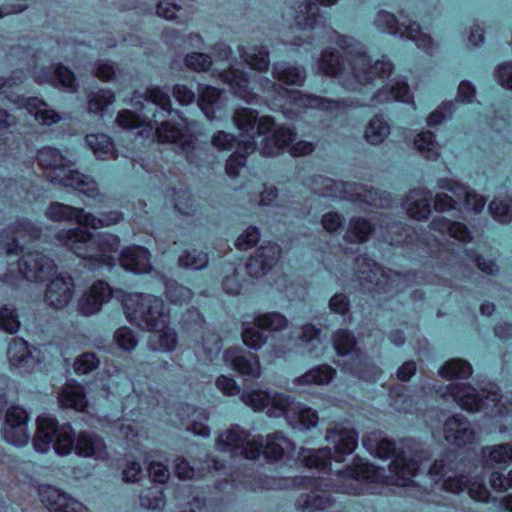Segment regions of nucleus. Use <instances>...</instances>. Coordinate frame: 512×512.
<instances>
[{"label":"nucleus","mask_w":512,"mask_h":512,"mask_svg":"<svg viewBox=\"0 0 512 512\" xmlns=\"http://www.w3.org/2000/svg\"><path fill=\"white\" fill-rule=\"evenodd\" d=\"M395 451V443L388 439L380 440L376 446V454L379 458L394 457L388 468L389 475L385 474L383 467H376L362 461L344 471H338V487L341 492L354 495L374 494L376 484L403 487L415 484L414 478L419 476L422 468L427 467L424 462L428 461L429 457L423 451L409 455L406 452L395 455Z\"/></svg>","instance_id":"nucleus-1"},{"label":"nucleus","mask_w":512,"mask_h":512,"mask_svg":"<svg viewBox=\"0 0 512 512\" xmlns=\"http://www.w3.org/2000/svg\"><path fill=\"white\" fill-rule=\"evenodd\" d=\"M221 76L223 81L231 87L234 94L244 99H248L250 95L248 90L250 81L247 73L238 68L232 67L229 70L224 71Z\"/></svg>","instance_id":"nucleus-40"},{"label":"nucleus","mask_w":512,"mask_h":512,"mask_svg":"<svg viewBox=\"0 0 512 512\" xmlns=\"http://www.w3.org/2000/svg\"><path fill=\"white\" fill-rule=\"evenodd\" d=\"M89 149L98 159L115 157V149L112 139L104 133H90L85 137Z\"/></svg>","instance_id":"nucleus-38"},{"label":"nucleus","mask_w":512,"mask_h":512,"mask_svg":"<svg viewBox=\"0 0 512 512\" xmlns=\"http://www.w3.org/2000/svg\"><path fill=\"white\" fill-rule=\"evenodd\" d=\"M124 310L127 319L142 329L157 330L164 327L169 320L163 300L151 294L136 293L127 296Z\"/></svg>","instance_id":"nucleus-7"},{"label":"nucleus","mask_w":512,"mask_h":512,"mask_svg":"<svg viewBox=\"0 0 512 512\" xmlns=\"http://www.w3.org/2000/svg\"><path fill=\"white\" fill-rule=\"evenodd\" d=\"M86 211L82 208H75L63 203L53 202L46 209L45 216L56 222L75 220L79 225L83 226L81 222L85 219Z\"/></svg>","instance_id":"nucleus-36"},{"label":"nucleus","mask_w":512,"mask_h":512,"mask_svg":"<svg viewBox=\"0 0 512 512\" xmlns=\"http://www.w3.org/2000/svg\"><path fill=\"white\" fill-rule=\"evenodd\" d=\"M58 402L62 407L84 411L87 407V399L84 388L77 383H67L58 396Z\"/></svg>","instance_id":"nucleus-32"},{"label":"nucleus","mask_w":512,"mask_h":512,"mask_svg":"<svg viewBox=\"0 0 512 512\" xmlns=\"http://www.w3.org/2000/svg\"><path fill=\"white\" fill-rule=\"evenodd\" d=\"M444 436L448 443L461 447L474 441L475 432L469 421L461 415H456L446 420Z\"/></svg>","instance_id":"nucleus-23"},{"label":"nucleus","mask_w":512,"mask_h":512,"mask_svg":"<svg viewBox=\"0 0 512 512\" xmlns=\"http://www.w3.org/2000/svg\"><path fill=\"white\" fill-rule=\"evenodd\" d=\"M255 150V142L252 140H238L237 149L227 160L226 172L230 177L239 175L240 169L245 164V155Z\"/></svg>","instance_id":"nucleus-39"},{"label":"nucleus","mask_w":512,"mask_h":512,"mask_svg":"<svg viewBox=\"0 0 512 512\" xmlns=\"http://www.w3.org/2000/svg\"><path fill=\"white\" fill-rule=\"evenodd\" d=\"M320 0H304L298 7L297 23L302 28H313L318 23Z\"/></svg>","instance_id":"nucleus-45"},{"label":"nucleus","mask_w":512,"mask_h":512,"mask_svg":"<svg viewBox=\"0 0 512 512\" xmlns=\"http://www.w3.org/2000/svg\"><path fill=\"white\" fill-rule=\"evenodd\" d=\"M241 400L254 411L267 409V414L271 417H280L283 413H287V407L289 405L288 396L280 393L271 395L263 390L243 393ZM288 415L291 417L290 410H288Z\"/></svg>","instance_id":"nucleus-12"},{"label":"nucleus","mask_w":512,"mask_h":512,"mask_svg":"<svg viewBox=\"0 0 512 512\" xmlns=\"http://www.w3.org/2000/svg\"><path fill=\"white\" fill-rule=\"evenodd\" d=\"M54 86H60L68 92H76L78 84L74 73L67 67L58 65L54 68Z\"/></svg>","instance_id":"nucleus-53"},{"label":"nucleus","mask_w":512,"mask_h":512,"mask_svg":"<svg viewBox=\"0 0 512 512\" xmlns=\"http://www.w3.org/2000/svg\"><path fill=\"white\" fill-rule=\"evenodd\" d=\"M111 297L112 289L109 284L97 280L82 291L76 302V311L82 316L90 317L99 313L102 306L109 302Z\"/></svg>","instance_id":"nucleus-13"},{"label":"nucleus","mask_w":512,"mask_h":512,"mask_svg":"<svg viewBox=\"0 0 512 512\" xmlns=\"http://www.w3.org/2000/svg\"><path fill=\"white\" fill-rule=\"evenodd\" d=\"M36 422L37 430L32 441L36 451L47 452L53 440V448L58 455L65 456L75 451L76 438L69 425L58 426L57 421L48 415L38 416Z\"/></svg>","instance_id":"nucleus-9"},{"label":"nucleus","mask_w":512,"mask_h":512,"mask_svg":"<svg viewBox=\"0 0 512 512\" xmlns=\"http://www.w3.org/2000/svg\"><path fill=\"white\" fill-rule=\"evenodd\" d=\"M287 410L291 411V417H289L288 412L283 413L282 416H284L292 426L309 429L310 427H315L317 425V412L295 403L290 397Z\"/></svg>","instance_id":"nucleus-31"},{"label":"nucleus","mask_w":512,"mask_h":512,"mask_svg":"<svg viewBox=\"0 0 512 512\" xmlns=\"http://www.w3.org/2000/svg\"><path fill=\"white\" fill-rule=\"evenodd\" d=\"M191 2L192 0H161L156 7V13L167 20H173L178 13L185 11Z\"/></svg>","instance_id":"nucleus-47"},{"label":"nucleus","mask_w":512,"mask_h":512,"mask_svg":"<svg viewBox=\"0 0 512 512\" xmlns=\"http://www.w3.org/2000/svg\"><path fill=\"white\" fill-rule=\"evenodd\" d=\"M431 226L434 230L448 234L452 238L460 241H466L470 237V233L464 224L451 221L443 216L434 218Z\"/></svg>","instance_id":"nucleus-41"},{"label":"nucleus","mask_w":512,"mask_h":512,"mask_svg":"<svg viewBox=\"0 0 512 512\" xmlns=\"http://www.w3.org/2000/svg\"><path fill=\"white\" fill-rule=\"evenodd\" d=\"M100 360L93 352H85L79 355L73 364L74 372L78 375L88 374L98 368Z\"/></svg>","instance_id":"nucleus-56"},{"label":"nucleus","mask_w":512,"mask_h":512,"mask_svg":"<svg viewBox=\"0 0 512 512\" xmlns=\"http://www.w3.org/2000/svg\"><path fill=\"white\" fill-rule=\"evenodd\" d=\"M156 134L161 142L178 144L185 153L190 162H194L192 152L195 149L192 136L187 130L174 125L170 121L163 122L160 127H156Z\"/></svg>","instance_id":"nucleus-20"},{"label":"nucleus","mask_w":512,"mask_h":512,"mask_svg":"<svg viewBox=\"0 0 512 512\" xmlns=\"http://www.w3.org/2000/svg\"><path fill=\"white\" fill-rule=\"evenodd\" d=\"M451 471V468H447L443 460H436L433 465L429 467L428 473L424 478H427L431 486H433L432 483L438 485L439 481L446 477L440 487L442 490L453 494H460L467 489L468 494L475 501L485 503L492 501L491 494L483 484L482 479L479 481L475 479L471 482L468 477L463 474L448 475ZM432 490L434 491V487H432Z\"/></svg>","instance_id":"nucleus-8"},{"label":"nucleus","mask_w":512,"mask_h":512,"mask_svg":"<svg viewBox=\"0 0 512 512\" xmlns=\"http://www.w3.org/2000/svg\"><path fill=\"white\" fill-rule=\"evenodd\" d=\"M339 51L327 55L322 51V73L329 74L339 80L342 86L347 89H356V84L377 86L384 84L377 91L378 102L397 100L409 102L411 99L408 85L400 80L390 79L392 65L387 61H376L370 67V59L363 51L362 46L357 45L346 51Z\"/></svg>","instance_id":"nucleus-2"},{"label":"nucleus","mask_w":512,"mask_h":512,"mask_svg":"<svg viewBox=\"0 0 512 512\" xmlns=\"http://www.w3.org/2000/svg\"><path fill=\"white\" fill-rule=\"evenodd\" d=\"M355 340L350 332L339 330L334 337V348L339 355H348L354 348Z\"/></svg>","instance_id":"nucleus-63"},{"label":"nucleus","mask_w":512,"mask_h":512,"mask_svg":"<svg viewBox=\"0 0 512 512\" xmlns=\"http://www.w3.org/2000/svg\"><path fill=\"white\" fill-rule=\"evenodd\" d=\"M40 235L41 229L31 221L27 219L18 220L0 233V255H3L2 242L4 239H16L17 243L23 248L24 244L38 239Z\"/></svg>","instance_id":"nucleus-25"},{"label":"nucleus","mask_w":512,"mask_h":512,"mask_svg":"<svg viewBox=\"0 0 512 512\" xmlns=\"http://www.w3.org/2000/svg\"><path fill=\"white\" fill-rule=\"evenodd\" d=\"M279 257L280 248L277 244H264L257 249L255 256L247 264V270L252 276L259 277L276 265Z\"/></svg>","instance_id":"nucleus-24"},{"label":"nucleus","mask_w":512,"mask_h":512,"mask_svg":"<svg viewBox=\"0 0 512 512\" xmlns=\"http://www.w3.org/2000/svg\"><path fill=\"white\" fill-rule=\"evenodd\" d=\"M372 231V226L367 220L353 218L350 222L346 237L351 242H364Z\"/></svg>","instance_id":"nucleus-51"},{"label":"nucleus","mask_w":512,"mask_h":512,"mask_svg":"<svg viewBox=\"0 0 512 512\" xmlns=\"http://www.w3.org/2000/svg\"><path fill=\"white\" fill-rule=\"evenodd\" d=\"M20 321L15 309L9 305L0 308V329L13 334L19 330Z\"/></svg>","instance_id":"nucleus-59"},{"label":"nucleus","mask_w":512,"mask_h":512,"mask_svg":"<svg viewBox=\"0 0 512 512\" xmlns=\"http://www.w3.org/2000/svg\"><path fill=\"white\" fill-rule=\"evenodd\" d=\"M142 98L152 105L158 107L161 110L162 115L163 112H170L171 110V101L169 95L159 87L147 88L143 96H134L131 100V105L135 109H147V107L141 101Z\"/></svg>","instance_id":"nucleus-34"},{"label":"nucleus","mask_w":512,"mask_h":512,"mask_svg":"<svg viewBox=\"0 0 512 512\" xmlns=\"http://www.w3.org/2000/svg\"><path fill=\"white\" fill-rule=\"evenodd\" d=\"M39 497L49 512H90L82 503L50 485L39 487Z\"/></svg>","instance_id":"nucleus-18"},{"label":"nucleus","mask_w":512,"mask_h":512,"mask_svg":"<svg viewBox=\"0 0 512 512\" xmlns=\"http://www.w3.org/2000/svg\"><path fill=\"white\" fill-rule=\"evenodd\" d=\"M13 102L19 108H26L29 113L34 115L35 120L42 125H52L60 121V115L53 109H50L44 101L36 98L18 97Z\"/></svg>","instance_id":"nucleus-26"},{"label":"nucleus","mask_w":512,"mask_h":512,"mask_svg":"<svg viewBox=\"0 0 512 512\" xmlns=\"http://www.w3.org/2000/svg\"><path fill=\"white\" fill-rule=\"evenodd\" d=\"M208 263L207 254L195 249L186 251L179 257V264L186 268L201 269Z\"/></svg>","instance_id":"nucleus-61"},{"label":"nucleus","mask_w":512,"mask_h":512,"mask_svg":"<svg viewBox=\"0 0 512 512\" xmlns=\"http://www.w3.org/2000/svg\"><path fill=\"white\" fill-rule=\"evenodd\" d=\"M148 112L152 113L151 116L147 113L136 115L130 110H122L117 115L116 123L123 129H134L143 125H147L149 129H152V127L158 123L156 119L157 114L152 112L151 109H148Z\"/></svg>","instance_id":"nucleus-37"},{"label":"nucleus","mask_w":512,"mask_h":512,"mask_svg":"<svg viewBox=\"0 0 512 512\" xmlns=\"http://www.w3.org/2000/svg\"><path fill=\"white\" fill-rule=\"evenodd\" d=\"M444 397H450L461 408L467 411H481L487 416L502 414V396L495 385H492L485 396H480L475 388L467 384H452L446 388Z\"/></svg>","instance_id":"nucleus-10"},{"label":"nucleus","mask_w":512,"mask_h":512,"mask_svg":"<svg viewBox=\"0 0 512 512\" xmlns=\"http://www.w3.org/2000/svg\"><path fill=\"white\" fill-rule=\"evenodd\" d=\"M184 62L187 68L197 72L207 71L212 65L209 55L197 52L186 55Z\"/></svg>","instance_id":"nucleus-62"},{"label":"nucleus","mask_w":512,"mask_h":512,"mask_svg":"<svg viewBox=\"0 0 512 512\" xmlns=\"http://www.w3.org/2000/svg\"><path fill=\"white\" fill-rule=\"evenodd\" d=\"M263 329L258 325L256 320L254 325L246 324L243 332L242 339L245 345L252 349H259L267 340V337L260 330Z\"/></svg>","instance_id":"nucleus-55"},{"label":"nucleus","mask_w":512,"mask_h":512,"mask_svg":"<svg viewBox=\"0 0 512 512\" xmlns=\"http://www.w3.org/2000/svg\"><path fill=\"white\" fill-rule=\"evenodd\" d=\"M140 504L146 509H160L164 506V495L159 487L151 486L143 490L140 495Z\"/></svg>","instance_id":"nucleus-57"},{"label":"nucleus","mask_w":512,"mask_h":512,"mask_svg":"<svg viewBox=\"0 0 512 512\" xmlns=\"http://www.w3.org/2000/svg\"><path fill=\"white\" fill-rule=\"evenodd\" d=\"M199 106L208 120L220 118L217 112L221 111L222 101L220 91L208 85H200L198 88Z\"/></svg>","instance_id":"nucleus-30"},{"label":"nucleus","mask_w":512,"mask_h":512,"mask_svg":"<svg viewBox=\"0 0 512 512\" xmlns=\"http://www.w3.org/2000/svg\"><path fill=\"white\" fill-rule=\"evenodd\" d=\"M472 373L470 364L462 360L448 361L441 369L440 375L444 378H468Z\"/></svg>","instance_id":"nucleus-50"},{"label":"nucleus","mask_w":512,"mask_h":512,"mask_svg":"<svg viewBox=\"0 0 512 512\" xmlns=\"http://www.w3.org/2000/svg\"><path fill=\"white\" fill-rule=\"evenodd\" d=\"M28 420V414L23 408L10 407L6 412L3 427L5 441L17 447L25 446L30 438L27 428Z\"/></svg>","instance_id":"nucleus-15"},{"label":"nucleus","mask_w":512,"mask_h":512,"mask_svg":"<svg viewBox=\"0 0 512 512\" xmlns=\"http://www.w3.org/2000/svg\"><path fill=\"white\" fill-rule=\"evenodd\" d=\"M389 134V125L379 116L372 119L365 131L366 140L373 144L381 143Z\"/></svg>","instance_id":"nucleus-48"},{"label":"nucleus","mask_w":512,"mask_h":512,"mask_svg":"<svg viewBox=\"0 0 512 512\" xmlns=\"http://www.w3.org/2000/svg\"><path fill=\"white\" fill-rule=\"evenodd\" d=\"M325 442L326 446L322 447V472L328 465L327 458L342 462L345 455L352 454L357 445V434L353 429L328 430Z\"/></svg>","instance_id":"nucleus-11"},{"label":"nucleus","mask_w":512,"mask_h":512,"mask_svg":"<svg viewBox=\"0 0 512 512\" xmlns=\"http://www.w3.org/2000/svg\"><path fill=\"white\" fill-rule=\"evenodd\" d=\"M431 195L423 190H413L406 200V209L410 217L417 220L426 219L431 212Z\"/></svg>","instance_id":"nucleus-35"},{"label":"nucleus","mask_w":512,"mask_h":512,"mask_svg":"<svg viewBox=\"0 0 512 512\" xmlns=\"http://www.w3.org/2000/svg\"><path fill=\"white\" fill-rule=\"evenodd\" d=\"M273 76L285 84L301 85L304 81L303 70L288 63H276L273 66Z\"/></svg>","instance_id":"nucleus-46"},{"label":"nucleus","mask_w":512,"mask_h":512,"mask_svg":"<svg viewBox=\"0 0 512 512\" xmlns=\"http://www.w3.org/2000/svg\"><path fill=\"white\" fill-rule=\"evenodd\" d=\"M356 189L357 192L351 195L353 201L364 202L375 207H384L389 205L386 198H383L377 190H364L362 186L356 187Z\"/></svg>","instance_id":"nucleus-58"},{"label":"nucleus","mask_w":512,"mask_h":512,"mask_svg":"<svg viewBox=\"0 0 512 512\" xmlns=\"http://www.w3.org/2000/svg\"><path fill=\"white\" fill-rule=\"evenodd\" d=\"M74 292L75 283L73 278L69 275L61 274L52 279L48 284L44 301L48 306L60 310L70 303Z\"/></svg>","instance_id":"nucleus-19"},{"label":"nucleus","mask_w":512,"mask_h":512,"mask_svg":"<svg viewBox=\"0 0 512 512\" xmlns=\"http://www.w3.org/2000/svg\"><path fill=\"white\" fill-rule=\"evenodd\" d=\"M121 219L122 214L117 211H110L106 214H103L100 218H97L91 213L86 212L85 219H82L81 222L83 223V226L99 229L117 224L121 221Z\"/></svg>","instance_id":"nucleus-49"},{"label":"nucleus","mask_w":512,"mask_h":512,"mask_svg":"<svg viewBox=\"0 0 512 512\" xmlns=\"http://www.w3.org/2000/svg\"><path fill=\"white\" fill-rule=\"evenodd\" d=\"M272 135L263 139L260 152L266 156H274L279 154L286 146H288L295 138V134L289 128L275 126L270 131Z\"/></svg>","instance_id":"nucleus-29"},{"label":"nucleus","mask_w":512,"mask_h":512,"mask_svg":"<svg viewBox=\"0 0 512 512\" xmlns=\"http://www.w3.org/2000/svg\"><path fill=\"white\" fill-rule=\"evenodd\" d=\"M37 159L52 182L72 187L91 198L99 195L93 179L72 169L74 160L69 155H63L53 147H44L38 151Z\"/></svg>","instance_id":"nucleus-5"},{"label":"nucleus","mask_w":512,"mask_h":512,"mask_svg":"<svg viewBox=\"0 0 512 512\" xmlns=\"http://www.w3.org/2000/svg\"><path fill=\"white\" fill-rule=\"evenodd\" d=\"M216 448L247 459H255L263 451L267 458L278 460L285 453L294 450V444L280 432L268 435L263 444L256 436H251L240 427L234 426L219 435Z\"/></svg>","instance_id":"nucleus-4"},{"label":"nucleus","mask_w":512,"mask_h":512,"mask_svg":"<svg viewBox=\"0 0 512 512\" xmlns=\"http://www.w3.org/2000/svg\"><path fill=\"white\" fill-rule=\"evenodd\" d=\"M491 215L499 222H508L512 220V204L503 200L495 199L489 205Z\"/></svg>","instance_id":"nucleus-64"},{"label":"nucleus","mask_w":512,"mask_h":512,"mask_svg":"<svg viewBox=\"0 0 512 512\" xmlns=\"http://www.w3.org/2000/svg\"><path fill=\"white\" fill-rule=\"evenodd\" d=\"M59 244L67 247L78 257L95 260L99 264L111 265V253L119 247V239L112 234H105L95 239L82 228L61 230L56 236Z\"/></svg>","instance_id":"nucleus-6"},{"label":"nucleus","mask_w":512,"mask_h":512,"mask_svg":"<svg viewBox=\"0 0 512 512\" xmlns=\"http://www.w3.org/2000/svg\"><path fill=\"white\" fill-rule=\"evenodd\" d=\"M36 352V349L30 350L27 342L22 338H13L8 345L7 357L11 366L32 371L39 364Z\"/></svg>","instance_id":"nucleus-21"},{"label":"nucleus","mask_w":512,"mask_h":512,"mask_svg":"<svg viewBox=\"0 0 512 512\" xmlns=\"http://www.w3.org/2000/svg\"><path fill=\"white\" fill-rule=\"evenodd\" d=\"M223 359L242 376L259 378L262 374L259 359L255 354L228 349L224 352Z\"/></svg>","instance_id":"nucleus-22"},{"label":"nucleus","mask_w":512,"mask_h":512,"mask_svg":"<svg viewBox=\"0 0 512 512\" xmlns=\"http://www.w3.org/2000/svg\"><path fill=\"white\" fill-rule=\"evenodd\" d=\"M121 265L134 273L149 272L151 265L148 250L140 246L126 248L121 253Z\"/></svg>","instance_id":"nucleus-28"},{"label":"nucleus","mask_w":512,"mask_h":512,"mask_svg":"<svg viewBox=\"0 0 512 512\" xmlns=\"http://www.w3.org/2000/svg\"><path fill=\"white\" fill-rule=\"evenodd\" d=\"M376 22L378 26L386 29L390 33L399 34L415 41L419 48L428 50L432 44L431 37L423 33L420 25L416 22L405 25L404 22L400 23L393 14L388 12H381Z\"/></svg>","instance_id":"nucleus-14"},{"label":"nucleus","mask_w":512,"mask_h":512,"mask_svg":"<svg viewBox=\"0 0 512 512\" xmlns=\"http://www.w3.org/2000/svg\"><path fill=\"white\" fill-rule=\"evenodd\" d=\"M187 429L192 431L195 435L208 436L209 427L206 422L208 421V414L202 409H193L191 419L189 420Z\"/></svg>","instance_id":"nucleus-60"},{"label":"nucleus","mask_w":512,"mask_h":512,"mask_svg":"<svg viewBox=\"0 0 512 512\" xmlns=\"http://www.w3.org/2000/svg\"><path fill=\"white\" fill-rule=\"evenodd\" d=\"M236 127L242 131L239 140L254 141V129L257 127L259 135L269 133L274 127V121L269 116L257 117V113L251 109L237 110L233 116Z\"/></svg>","instance_id":"nucleus-17"},{"label":"nucleus","mask_w":512,"mask_h":512,"mask_svg":"<svg viewBox=\"0 0 512 512\" xmlns=\"http://www.w3.org/2000/svg\"><path fill=\"white\" fill-rule=\"evenodd\" d=\"M484 457L488 455V459L494 464H508L512 462V445L500 444L493 447H486L482 450Z\"/></svg>","instance_id":"nucleus-52"},{"label":"nucleus","mask_w":512,"mask_h":512,"mask_svg":"<svg viewBox=\"0 0 512 512\" xmlns=\"http://www.w3.org/2000/svg\"><path fill=\"white\" fill-rule=\"evenodd\" d=\"M75 453L82 457L105 458L106 445L97 434L81 431L76 437Z\"/></svg>","instance_id":"nucleus-27"},{"label":"nucleus","mask_w":512,"mask_h":512,"mask_svg":"<svg viewBox=\"0 0 512 512\" xmlns=\"http://www.w3.org/2000/svg\"><path fill=\"white\" fill-rule=\"evenodd\" d=\"M115 95L111 90L100 89L87 95V110L89 113L103 116L106 108L113 104Z\"/></svg>","instance_id":"nucleus-42"},{"label":"nucleus","mask_w":512,"mask_h":512,"mask_svg":"<svg viewBox=\"0 0 512 512\" xmlns=\"http://www.w3.org/2000/svg\"><path fill=\"white\" fill-rule=\"evenodd\" d=\"M414 145L427 159H436L438 157L437 143L434 141V136L431 132L427 131L418 134L414 140Z\"/></svg>","instance_id":"nucleus-54"},{"label":"nucleus","mask_w":512,"mask_h":512,"mask_svg":"<svg viewBox=\"0 0 512 512\" xmlns=\"http://www.w3.org/2000/svg\"><path fill=\"white\" fill-rule=\"evenodd\" d=\"M449 191L455 196L456 199L444 193L437 194L434 201L435 210L442 212L455 209L456 205L462 199L465 200L466 206L474 212L481 211L485 205L486 201L482 196L475 192L469 191L465 186L460 184H454L453 186L449 187Z\"/></svg>","instance_id":"nucleus-16"},{"label":"nucleus","mask_w":512,"mask_h":512,"mask_svg":"<svg viewBox=\"0 0 512 512\" xmlns=\"http://www.w3.org/2000/svg\"><path fill=\"white\" fill-rule=\"evenodd\" d=\"M366 268L359 269V279L369 283H374L377 290L385 288V286H392V276L384 272L375 263H367Z\"/></svg>","instance_id":"nucleus-43"},{"label":"nucleus","mask_w":512,"mask_h":512,"mask_svg":"<svg viewBox=\"0 0 512 512\" xmlns=\"http://www.w3.org/2000/svg\"><path fill=\"white\" fill-rule=\"evenodd\" d=\"M241 59L252 69L259 72L267 71L269 68V52L264 46L247 45L238 48Z\"/></svg>","instance_id":"nucleus-33"},{"label":"nucleus","mask_w":512,"mask_h":512,"mask_svg":"<svg viewBox=\"0 0 512 512\" xmlns=\"http://www.w3.org/2000/svg\"><path fill=\"white\" fill-rule=\"evenodd\" d=\"M152 331L154 334L150 342L154 350L172 351L175 349L177 345V335L173 328L167 326V323H165L164 327H159L157 330Z\"/></svg>","instance_id":"nucleus-44"},{"label":"nucleus","mask_w":512,"mask_h":512,"mask_svg":"<svg viewBox=\"0 0 512 512\" xmlns=\"http://www.w3.org/2000/svg\"><path fill=\"white\" fill-rule=\"evenodd\" d=\"M0 255V281L14 284L21 276L32 282H44L56 270L52 259L39 251L28 252L21 259L22 247L16 239H4Z\"/></svg>","instance_id":"nucleus-3"}]
</instances>
